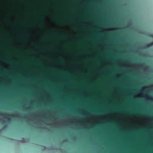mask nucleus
<instances>
[{"instance_id":"1","label":"nucleus","mask_w":153,"mask_h":153,"mask_svg":"<svg viewBox=\"0 0 153 153\" xmlns=\"http://www.w3.org/2000/svg\"><path fill=\"white\" fill-rule=\"evenodd\" d=\"M146 89L152 90L153 89V86L152 85H146L143 86L142 88L141 92L138 94H135V93L133 92V94H134V96L136 98L144 97L146 99V100H153V97L149 94H144L143 93V91H146Z\"/></svg>"},{"instance_id":"2","label":"nucleus","mask_w":153,"mask_h":153,"mask_svg":"<svg viewBox=\"0 0 153 153\" xmlns=\"http://www.w3.org/2000/svg\"><path fill=\"white\" fill-rule=\"evenodd\" d=\"M57 123L60 125L62 124L65 125L68 124L74 125L75 124H78L79 123L78 122L76 118H69L68 120L66 122H62L58 121L57 122Z\"/></svg>"},{"instance_id":"3","label":"nucleus","mask_w":153,"mask_h":153,"mask_svg":"<svg viewBox=\"0 0 153 153\" xmlns=\"http://www.w3.org/2000/svg\"><path fill=\"white\" fill-rule=\"evenodd\" d=\"M0 116L3 118L1 120V121L4 123L6 122L10 123L12 121V119L10 117V115L8 114L0 112Z\"/></svg>"},{"instance_id":"4","label":"nucleus","mask_w":153,"mask_h":153,"mask_svg":"<svg viewBox=\"0 0 153 153\" xmlns=\"http://www.w3.org/2000/svg\"><path fill=\"white\" fill-rule=\"evenodd\" d=\"M133 66H140L143 68L145 71H149L150 72H153V68L148 67H146L145 64H141L140 63H134L132 64Z\"/></svg>"},{"instance_id":"5","label":"nucleus","mask_w":153,"mask_h":153,"mask_svg":"<svg viewBox=\"0 0 153 153\" xmlns=\"http://www.w3.org/2000/svg\"><path fill=\"white\" fill-rule=\"evenodd\" d=\"M73 109L74 110V112H76V111H77L80 114H82L83 115H87L88 116V117L93 118L94 117V115L93 114H90L89 113L88 111L86 110L84 108H83L82 109V110L83 111V112H82V111L79 109H75L74 108H73Z\"/></svg>"},{"instance_id":"6","label":"nucleus","mask_w":153,"mask_h":153,"mask_svg":"<svg viewBox=\"0 0 153 153\" xmlns=\"http://www.w3.org/2000/svg\"><path fill=\"white\" fill-rule=\"evenodd\" d=\"M93 145L95 146L97 148H99L100 151H101L103 150L104 147L102 146L101 145L98 141V140H97L96 141H93Z\"/></svg>"},{"instance_id":"7","label":"nucleus","mask_w":153,"mask_h":153,"mask_svg":"<svg viewBox=\"0 0 153 153\" xmlns=\"http://www.w3.org/2000/svg\"><path fill=\"white\" fill-rule=\"evenodd\" d=\"M148 36L150 37H153V34H149ZM152 45H153V42L147 44L146 45H140L139 47L141 49H144L147 48Z\"/></svg>"},{"instance_id":"8","label":"nucleus","mask_w":153,"mask_h":153,"mask_svg":"<svg viewBox=\"0 0 153 153\" xmlns=\"http://www.w3.org/2000/svg\"><path fill=\"white\" fill-rule=\"evenodd\" d=\"M81 126L82 129H88V128H90L91 127L94 128V126L93 125L91 126V127L86 124H81Z\"/></svg>"},{"instance_id":"9","label":"nucleus","mask_w":153,"mask_h":153,"mask_svg":"<svg viewBox=\"0 0 153 153\" xmlns=\"http://www.w3.org/2000/svg\"><path fill=\"white\" fill-rule=\"evenodd\" d=\"M7 138L8 139L10 140H16L18 142H21V143H27L28 142L27 140L25 139L23 137L22 138V140H15L13 139H11L10 138Z\"/></svg>"},{"instance_id":"10","label":"nucleus","mask_w":153,"mask_h":153,"mask_svg":"<svg viewBox=\"0 0 153 153\" xmlns=\"http://www.w3.org/2000/svg\"><path fill=\"white\" fill-rule=\"evenodd\" d=\"M134 51L135 52L139 53V54L140 55H143L146 57L149 56L148 53H142V52L140 51L138 49H136Z\"/></svg>"},{"instance_id":"11","label":"nucleus","mask_w":153,"mask_h":153,"mask_svg":"<svg viewBox=\"0 0 153 153\" xmlns=\"http://www.w3.org/2000/svg\"><path fill=\"white\" fill-rule=\"evenodd\" d=\"M119 28L117 27H110L108 28H103L104 30H115L119 29Z\"/></svg>"},{"instance_id":"12","label":"nucleus","mask_w":153,"mask_h":153,"mask_svg":"<svg viewBox=\"0 0 153 153\" xmlns=\"http://www.w3.org/2000/svg\"><path fill=\"white\" fill-rule=\"evenodd\" d=\"M33 115L31 113H28V116L27 117L25 115H24V118L25 119H27L28 120H31V117L33 116Z\"/></svg>"},{"instance_id":"13","label":"nucleus","mask_w":153,"mask_h":153,"mask_svg":"<svg viewBox=\"0 0 153 153\" xmlns=\"http://www.w3.org/2000/svg\"><path fill=\"white\" fill-rule=\"evenodd\" d=\"M120 62L123 63V65L124 66H125L126 65V64L125 63L124 60H123L122 58H120L119 60L118 61V62L120 63Z\"/></svg>"},{"instance_id":"14","label":"nucleus","mask_w":153,"mask_h":153,"mask_svg":"<svg viewBox=\"0 0 153 153\" xmlns=\"http://www.w3.org/2000/svg\"><path fill=\"white\" fill-rule=\"evenodd\" d=\"M29 105L31 106H34V101H29Z\"/></svg>"},{"instance_id":"15","label":"nucleus","mask_w":153,"mask_h":153,"mask_svg":"<svg viewBox=\"0 0 153 153\" xmlns=\"http://www.w3.org/2000/svg\"><path fill=\"white\" fill-rule=\"evenodd\" d=\"M42 117L43 119L48 120V117L47 115H42Z\"/></svg>"},{"instance_id":"16","label":"nucleus","mask_w":153,"mask_h":153,"mask_svg":"<svg viewBox=\"0 0 153 153\" xmlns=\"http://www.w3.org/2000/svg\"><path fill=\"white\" fill-rule=\"evenodd\" d=\"M49 150H58L59 149H56L55 147L53 146L49 147L47 149Z\"/></svg>"},{"instance_id":"17","label":"nucleus","mask_w":153,"mask_h":153,"mask_svg":"<svg viewBox=\"0 0 153 153\" xmlns=\"http://www.w3.org/2000/svg\"><path fill=\"white\" fill-rule=\"evenodd\" d=\"M13 116L15 117V118L18 117L19 118H22V117L19 114H17L16 115H13Z\"/></svg>"},{"instance_id":"18","label":"nucleus","mask_w":153,"mask_h":153,"mask_svg":"<svg viewBox=\"0 0 153 153\" xmlns=\"http://www.w3.org/2000/svg\"><path fill=\"white\" fill-rule=\"evenodd\" d=\"M137 74L139 76H141L143 74V72L141 70H139L138 71Z\"/></svg>"},{"instance_id":"19","label":"nucleus","mask_w":153,"mask_h":153,"mask_svg":"<svg viewBox=\"0 0 153 153\" xmlns=\"http://www.w3.org/2000/svg\"><path fill=\"white\" fill-rule=\"evenodd\" d=\"M4 91L6 92H8L10 93L11 91H12V92H14V89H12L11 90H5Z\"/></svg>"},{"instance_id":"20","label":"nucleus","mask_w":153,"mask_h":153,"mask_svg":"<svg viewBox=\"0 0 153 153\" xmlns=\"http://www.w3.org/2000/svg\"><path fill=\"white\" fill-rule=\"evenodd\" d=\"M132 21H130L128 23V25L126 26V27L128 28L132 25Z\"/></svg>"},{"instance_id":"21","label":"nucleus","mask_w":153,"mask_h":153,"mask_svg":"<svg viewBox=\"0 0 153 153\" xmlns=\"http://www.w3.org/2000/svg\"><path fill=\"white\" fill-rule=\"evenodd\" d=\"M148 120L149 121L151 122H153V117H149L148 119Z\"/></svg>"},{"instance_id":"22","label":"nucleus","mask_w":153,"mask_h":153,"mask_svg":"<svg viewBox=\"0 0 153 153\" xmlns=\"http://www.w3.org/2000/svg\"><path fill=\"white\" fill-rule=\"evenodd\" d=\"M8 127V126L7 125H6L4 126L3 128L1 129V131H3L6 128Z\"/></svg>"},{"instance_id":"23","label":"nucleus","mask_w":153,"mask_h":153,"mask_svg":"<svg viewBox=\"0 0 153 153\" xmlns=\"http://www.w3.org/2000/svg\"><path fill=\"white\" fill-rule=\"evenodd\" d=\"M34 106H30V107H28V109L31 110H33V108Z\"/></svg>"},{"instance_id":"24","label":"nucleus","mask_w":153,"mask_h":153,"mask_svg":"<svg viewBox=\"0 0 153 153\" xmlns=\"http://www.w3.org/2000/svg\"><path fill=\"white\" fill-rule=\"evenodd\" d=\"M5 100H2L0 101V103H1L2 104H5Z\"/></svg>"},{"instance_id":"25","label":"nucleus","mask_w":153,"mask_h":153,"mask_svg":"<svg viewBox=\"0 0 153 153\" xmlns=\"http://www.w3.org/2000/svg\"><path fill=\"white\" fill-rule=\"evenodd\" d=\"M27 105V103H26L25 104V105H24L23 107V108L25 109H27V108L26 106V105Z\"/></svg>"},{"instance_id":"26","label":"nucleus","mask_w":153,"mask_h":153,"mask_svg":"<svg viewBox=\"0 0 153 153\" xmlns=\"http://www.w3.org/2000/svg\"><path fill=\"white\" fill-rule=\"evenodd\" d=\"M36 117H38L36 118V119L37 120H40L41 117L40 115H37L36 116Z\"/></svg>"},{"instance_id":"27","label":"nucleus","mask_w":153,"mask_h":153,"mask_svg":"<svg viewBox=\"0 0 153 153\" xmlns=\"http://www.w3.org/2000/svg\"><path fill=\"white\" fill-rule=\"evenodd\" d=\"M33 32L34 33L36 36V37H38V34L36 33V32L34 30H33Z\"/></svg>"},{"instance_id":"28","label":"nucleus","mask_w":153,"mask_h":153,"mask_svg":"<svg viewBox=\"0 0 153 153\" xmlns=\"http://www.w3.org/2000/svg\"><path fill=\"white\" fill-rule=\"evenodd\" d=\"M72 139L73 140H76L77 139V138L76 136H74L72 138Z\"/></svg>"},{"instance_id":"29","label":"nucleus","mask_w":153,"mask_h":153,"mask_svg":"<svg viewBox=\"0 0 153 153\" xmlns=\"http://www.w3.org/2000/svg\"><path fill=\"white\" fill-rule=\"evenodd\" d=\"M5 61H4L3 62H1V65H2V66H4L5 65Z\"/></svg>"},{"instance_id":"30","label":"nucleus","mask_w":153,"mask_h":153,"mask_svg":"<svg viewBox=\"0 0 153 153\" xmlns=\"http://www.w3.org/2000/svg\"><path fill=\"white\" fill-rule=\"evenodd\" d=\"M106 133L108 134V135H109L110 134V131H106Z\"/></svg>"},{"instance_id":"31","label":"nucleus","mask_w":153,"mask_h":153,"mask_svg":"<svg viewBox=\"0 0 153 153\" xmlns=\"http://www.w3.org/2000/svg\"><path fill=\"white\" fill-rule=\"evenodd\" d=\"M103 49H108L109 48V47H105V46H103Z\"/></svg>"},{"instance_id":"32","label":"nucleus","mask_w":153,"mask_h":153,"mask_svg":"<svg viewBox=\"0 0 153 153\" xmlns=\"http://www.w3.org/2000/svg\"><path fill=\"white\" fill-rule=\"evenodd\" d=\"M68 142H69V140H67V139H66V140H64L63 141V143Z\"/></svg>"},{"instance_id":"33","label":"nucleus","mask_w":153,"mask_h":153,"mask_svg":"<svg viewBox=\"0 0 153 153\" xmlns=\"http://www.w3.org/2000/svg\"><path fill=\"white\" fill-rule=\"evenodd\" d=\"M41 146L43 147V148H44V150H45L47 149V147L45 146Z\"/></svg>"},{"instance_id":"34","label":"nucleus","mask_w":153,"mask_h":153,"mask_svg":"<svg viewBox=\"0 0 153 153\" xmlns=\"http://www.w3.org/2000/svg\"><path fill=\"white\" fill-rule=\"evenodd\" d=\"M41 53L42 54L44 55H45L46 54V52H41Z\"/></svg>"},{"instance_id":"35","label":"nucleus","mask_w":153,"mask_h":153,"mask_svg":"<svg viewBox=\"0 0 153 153\" xmlns=\"http://www.w3.org/2000/svg\"><path fill=\"white\" fill-rule=\"evenodd\" d=\"M122 39L124 40H126V37H123L122 38Z\"/></svg>"},{"instance_id":"36","label":"nucleus","mask_w":153,"mask_h":153,"mask_svg":"<svg viewBox=\"0 0 153 153\" xmlns=\"http://www.w3.org/2000/svg\"><path fill=\"white\" fill-rule=\"evenodd\" d=\"M0 97L4 98L5 97V96L0 94Z\"/></svg>"},{"instance_id":"37","label":"nucleus","mask_w":153,"mask_h":153,"mask_svg":"<svg viewBox=\"0 0 153 153\" xmlns=\"http://www.w3.org/2000/svg\"><path fill=\"white\" fill-rule=\"evenodd\" d=\"M74 70L75 72H76L77 71V69L76 68H75Z\"/></svg>"},{"instance_id":"38","label":"nucleus","mask_w":153,"mask_h":153,"mask_svg":"<svg viewBox=\"0 0 153 153\" xmlns=\"http://www.w3.org/2000/svg\"><path fill=\"white\" fill-rule=\"evenodd\" d=\"M127 28L128 27H126V26L123 27V29H126V28Z\"/></svg>"},{"instance_id":"39","label":"nucleus","mask_w":153,"mask_h":153,"mask_svg":"<svg viewBox=\"0 0 153 153\" xmlns=\"http://www.w3.org/2000/svg\"><path fill=\"white\" fill-rule=\"evenodd\" d=\"M46 105L47 106H48L49 105V104L48 103H46Z\"/></svg>"},{"instance_id":"40","label":"nucleus","mask_w":153,"mask_h":153,"mask_svg":"<svg viewBox=\"0 0 153 153\" xmlns=\"http://www.w3.org/2000/svg\"><path fill=\"white\" fill-rule=\"evenodd\" d=\"M9 66V65L8 64H7V65H6V66L7 67H8Z\"/></svg>"},{"instance_id":"41","label":"nucleus","mask_w":153,"mask_h":153,"mask_svg":"<svg viewBox=\"0 0 153 153\" xmlns=\"http://www.w3.org/2000/svg\"><path fill=\"white\" fill-rule=\"evenodd\" d=\"M58 119V117H57L55 118L56 119Z\"/></svg>"},{"instance_id":"42","label":"nucleus","mask_w":153,"mask_h":153,"mask_svg":"<svg viewBox=\"0 0 153 153\" xmlns=\"http://www.w3.org/2000/svg\"><path fill=\"white\" fill-rule=\"evenodd\" d=\"M11 24L13 26H14V24L13 23H12Z\"/></svg>"},{"instance_id":"43","label":"nucleus","mask_w":153,"mask_h":153,"mask_svg":"<svg viewBox=\"0 0 153 153\" xmlns=\"http://www.w3.org/2000/svg\"><path fill=\"white\" fill-rule=\"evenodd\" d=\"M58 101L59 102H60V103H61V100H59V101Z\"/></svg>"},{"instance_id":"44","label":"nucleus","mask_w":153,"mask_h":153,"mask_svg":"<svg viewBox=\"0 0 153 153\" xmlns=\"http://www.w3.org/2000/svg\"><path fill=\"white\" fill-rule=\"evenodd\" d=\"M121 126H123V124L122 123H121Z\"/></svg>"},{"instance_id":"45","label":"nucleus","mask_w":153,"mask_h":153,"mask_svg":"<svg viewBox=\"0 0 153 153\" xmlns=\"http://www.w3.org/2000/svg\"><path fill=\"white\" fill-rule=\"evenodd\" d=\"M116 78H117V79H118V78H119V77H118V76H116Z\"/></svg>"},{"instance_id":"46","label":"nucleus","mask_w":153,"mask_h":153,"mask_svg":"<svg viewBox=\"0 0 153 153\" xmlns=\"http://www.w3.org/2000/svg\"><path fill=\"white\" fill-rule=\"evenodd\" d=\"M117 115H119L120 114L119 113H117Z\"/></svg>"},{"instance_id":"47","label":"nucleus","mask_w":153,"mask_h":153,"mask_svg":"<svg viewBox=\"0 0 153 153\" xmlns=\"http://www.w3.org/2000/svg\"><path fill=\"white\" fill-rule=\"evenodd\" d=\"M123 74H124V75H125V73L124 72H123Z\"/></svg>"},{"instance_id":"48","label":"nucleus","mask_w":153,"mask_h":153,"mask_svg":"<svg viewBox=\"0 0 153 153\" xmlns=\"http://www.w3.org/2000/svg\"><path fill=\"white\" fill-rule=\"evenodd\" d=\"M51 103H52V102L51 101H49Z\"/></svg>"},{"instance_id":"49","label":"nucleus","mask_w":153,"mask_h":153,"mask_svg":"<svg viewBox=\"0 0 153 153\" xmlns=\"http://www.w3.org/2000/svg\"><path fill=\"white\" fill-rule=\"evenodd\" d=\"M100 2L101 3H102V1L101 0H100Z\"/></svg>"},{"instance_id":"50","label":"nucleus","mask_w":153,"mask_h":153,"mask_svg":"<svg viewBox=\"0 0 153 153\" xmlns=\"http://www.w3.org/2000/svg\"><path fill=\"white\" fill-rule=\"evenodd\" d=\"M129 91H131H131H132L131 90V89L130 90H129Z\"/></svg>"},{"instance_id":"51","label":"nucleus","mask_w":153,"mask_h":153,"mask_svg":"<svg viewBox=\"0 0 153 153\" xmlns=\"http://www.w3.org/2000/svg\"><path fill=\"white\" fill-rule=\"evenodd\" d=\"M131 49H133V47H131Z\"/></svg>"},{"instance_id":"52","label":"nucleus","mask_w":153,"mask_h":153,"mask_svg":"<svg viewBox=\"0 0 153 153\" xmlns=\"http://www.w3.org/2000/svg\"><path fill=\"white\" fill-rule=\"evenodd\" d=\"M111 148L112 149H113V148L112 147H111Z\"/></svg>"},{"instance_id":"53","label":"nucleus","mask_w":153,"mask_h":153,"mask_svg":"<svg viewBox=\"0 0 153 153\" xmlns=\"http://www.w3.org/2000/svg\"><path fill=\"white\" fill-rule=\"evenodd\" d=\"M71 128H74V127H72Z\"/></svg>"},{"instance_id":"54","label":"nucleus","mask_w":153,"mask_h":153,"mask_svg":"<svg viewBox=\"0 0 153 153\" xmlns=\"http://www.w3.org/2000/svg\"><path fill=\"white\" fill-rule=\"evenodd\" d=\"M103 117H104V119H105V116H103Z\"/></svg>"},{"instance_id":"55","label":"nucleus","mask_w":153,"mask_h":153,"mask_svg":"<svg viewBox=\"0 0 153 153\" xmlns=\"http://www.w3.org/2000/svg\"><path fill=\"white\" fill-rule=\"evenodd\" d=\"M34 118H36V116H34Z\"/></svg>"},{"instance_id":"56","label":"nucleus","mask_w":153,"mask_h":153,"mask_svg":"<svg viewBox=\"0 0 153 153\" xmlns=\"http://www.w3.org/2000/svg\"><path fill=\"white\" fill-rule=\"evenodd\" d=\"M41 121H42V122H44V121H43V120H41Z\"/></svg>"},{"instance_id":"57","label":"nucleus","mask_w":153,"mask_h":153,"mask_svg":"<svg viewBox=\"0 0 153 153\" xmlns=\"http://www.w3.org/2000/svg\"><path fill=\"white\" fill-rule=\"evenodd\" d=\"M99 119L100 120V118H99Z\"/></svg>"},{"instance_id":"58","label":"nucleus","mask_w":153,"mask_h":153,"mask_svg":"<svg viewBox=\"0 0 153 153\" xmlns=\"http://www.w3.org/2000/svg\"><path fill=\"white\" fill-rule=\"evenodd\" d=\"M43 90H45L44 89V88H43Z\"/></svg>"},{"instance_id":"59","label":"nucleus","mask_w":153,"mask_h":153,"mask_svg":"<svg viewBox=\"0 0 153 153\" xmlns=\"http://www.w3.org/2000/svg\"><path fill=\"white\" fill-rule=\"evenodd\" d=\"M125 5H126V4H125Z\"/></svg>"},{"instance_id":"60","label":"nucleus","mask_w":153,"mask_h":153,"mask_svg":"<svg viewBox=\"0 0 153 153\" xmlns=\"http://www.w3.org/2000/svg\"><path fill=\"white\" fill-rule=\"evenodd\" d=\"M50 106H51V105H50Z\"/></svg>"},{"instance_id":"61","label":"nucleus","mask_w":153,"mask_h":153,"mask_svg":"<svg viewBox=\"0 0 153 153\" xmlns=\"http://www.w3.org/2000/svg\"><path fill=\"white\" fill-rule=\"evenodd\" d=\"M50 117H52L51 115H50Z\"/></svg>"},{"instance_id":"62","label":"nucleus","mask_w":153,"mask_h":153,"mask_svg":"<svg viewBox=\"0 0 153 153\" xmlns=\"http://www.w3.org/2000/svg\"><path fill=\"white\" fill-rule=\"evenodd\" d=\"M109 25H110V22H109Z\"/></svg>"},{"instance_id":"63","label":"nucleus","mask_w":153,"mask_h":153,"mask_svg":"<svg viewBox=\"0 0 153 153\" xmlns=\"http://www.w3.org/2000/svg\"><path fill=\"white\" fill-rule=\"evenodd\" d=\"M60 149V150H61V149Z\"/></svg>"},{"instance_id":"64","label":"nucleus","mask_w":153,"mask_h":153,"mask_svg":"<svg viewBox=\"0 0 153 153\" xmlns=\"http://www.w3.org/2000/svg\"><path fill=\"white\" fill-rule=\"evenodd\" d=\"M1 85V83L0 82V85Z\"/></svg>"}]
</instances>
